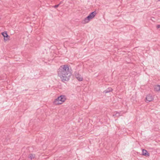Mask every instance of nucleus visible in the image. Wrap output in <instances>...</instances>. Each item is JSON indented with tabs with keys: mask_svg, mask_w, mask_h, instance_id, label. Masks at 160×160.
Returning <instances> with one entry per match:
<instances>
[{
	"mask_svg": "<svg viewBox=\"0 0 160 160\" xmlns=\"http://www.w3.org/2000/svg\"><path fill=\"white\" fill-rule=\"evenodd\" d=\"M71 71L72 70L69 68V66L67 65H62L58 69V74L61 81L65 82L69 80L70 77L72 74Z\"/></svg>",
	"mask_w": 160,
	"mask_h": 160,
	"instance_id": "obj_1",
	"label": "nucleus"
},
{
	"mask_svg": "<svg viewBox=\"0 0 160 160\" xmlns=\"http://www.w3.org/2000/svg\"><path fill=\"white\" fill-rule=\"evenodd\" d=\"M66 99L65 95H61L56 98L53 102V104L55 105L61 104L64 102Z\"/></svg>",
	"mask_w": 160,
	"mask_h": 160,
	"instance_id": "obj_2",
	"label": "nucleus"
},
{
	"mask_svg": "<svg viewBox=\"0 0 160 160\" xmlns=\"http://www.w3.org/2000/svg\"><path fill=\"white\" fill-rule=\"evenodd\" d=\"M96 14V11H94L91 12L89 15L81 21V23L83 24H85L88 22L91 19L94 17Z\"/></svg>",
	"mask_w": 160,
	"mask_h": 160,
	"instance_id": "obj_3",
	"label": "nucleus"
},
{
	"mask_svg": "<svg viewBox=\"0 0 160 160\" xmlns=\"http://www.w3.org/2000/svg\"><path fill=\"white\" fill-rule=\"evenodd\" d=\"M154 98L153 96L150 94L147 95L146 97L145 102H151L153 100Z\"/></svg>",
	"mask_w": 160,
	"mask_h": 160,
	"instance_id": "obj_4",
	"label": "nucleus"
},
{
	"mask_svg": "<svg viewBox=\"0 0 160 160\" xmlns=\"http://www.w3.org/2000/svg\"><path fill=\"white\" fill-rule=\"evenodd\" d=\"M75 77L79 81H81L82 80V77L78 73L75 72Z\"/></svg>",
	"mask_w": 160,
	"mask_h": 160,
	"instance_id": "obj_5",
	"label": "nucleus"
},
{
	"mask_svg": "<svg viewBox=\"0 0 160 160\" xmlns=\"http://www.w3.org/2000/svg\"><path fill=\"white\" fill-rule=\"evenodd\" d=\"M142 155L146 156H149V154L147 151L145 149H143L142 151Z\"/></svg>",
	"mask_w": 160,
	"mask_h": 160,
	"instance_id": "obj_6",
	"label": "nucleus"
},
{
	"mask_svg": "<svg viewBox=\"0 0 160 160\" xmlns=\"http://www.w3.org/2000/svg\"><path fill=\"white\" fill-rule=\"evenodd\" d=\"M121 112H116L113 115V116L118 117L121 115Z\"/></svg>",
	"mask_w": 160,
	"mask_h": 160,
	"instance_id": "obj_7",
	"label": "nucleus"
},
{
	"mask_svg": "<svg viewBox=\"0 0 160 160\" xmlns=\"http://www.w3.org/2000/svg\"><path fill=\"white\" fill-rule=\"evenodd\" d=\"M154 90H160V85H156L154 86Z\"/></svg>",
	"mask_w": 160,
	"mask_h": 160,
	"instance_id": "obj_8",
	"label": "nucleus"
},
{
	"mask_svg": "<svg viewBox=\"0 0 160 160\" xmlns=\"http://www.w3.org/2000/svg\"><path fill=\"white\" fill-rule=\"evenodd\" d=\"M35 155L32 154H30L28 157L29 158L31 159H32L35 158Z\"/></svg>",
	"mask_w": 160,
	"mask_h": 160,
	"instance_id": "obj_9",
	"label": "nucleus"
},
{
	"mask_svg": "<svg viewBox=\"0 0 160 160\" xmlns=\"http://www.w3.org/2000/svg\"><path fill=\"white\" fill-rule=\"evenodd\" d=\"M2 34L4 37H7L8 36V35L6 32H3L2 33Z\"/></svg>",
	"mask_w": 160,
	"mask_h": 160,
	"instance_id": "obj_10",
	"label": "nucleus"
},
{
	"mask_svg": "<svg viewBox=\"0 0 160 160\" xmlns=\"http://www.w3.org/2000/svg\"><path fill=\"white\" fill-rule=\"evenodd\" d=\"M59 4H58V5H55V6H53V7H54L55 8H58V7H59Z\"/></svg>",
	"mask_w": 160,
	"mask_h": 160,
	"instance_id": "obj_11",
	"label": "nucleus"
},
{
	"mask_svg": "<svg viewBox=\"0 0 160 160\" xmlns=\"http://www.w3.org/2000/svg\"><path fill=\"white\" fill-rule=\"evenodd\" d=\"M104 91L103 92V93H108V92H110V91Z\"/></svg>",
	"mask_w": 160,
	"mask_h": 160,
	"instance_id": "obj_12",
	"label": "nucleus"
},
{
	"mask_svg": "<svg viewBox=\"0 0 160 160\" xmlns=\"http://www.w3.org/2000/svg\"><path fill=\"white\" fill-rule=\"evenodd\" d=\"M157 28L158 29H159L160 30V25H158L157 26Z\"/></svg>",
	"mask_w": 160,
	"mask_h": 160,
	"instance_id": "obj_13",
	"label": "nucleus"
},
{
	"mask_svg": "<svg viewBox=\"0 0 160 160\" xmlns=\"http://www.w3.org/2000/svg\"><path fill=\"white\" fill-rule=\"evenodd\" d=\"M62 2V1H61L59 3V5H60V4H61Z\"/></svg>",
	"mask_w": 160,
	"mask_h": 160,
	"instance_id": "obj_14",
	"label": "nucleus"
},
{
	"mask_svg": "<svg viewBox=\"0 0 160 160\" xmlns=\"http://www.w3.org/2000/svg\"><path fill=\"white\" fill-rule=\"evenodd\" d=\"M108 89H109L108 90H113L111 88H108Z\"/></svg>",
	"mask_w": 160,
	"mask_h": 160,
	"instance_id": "obj_15",
	"label": "nucleus"
}]
</instances>
